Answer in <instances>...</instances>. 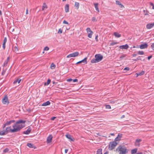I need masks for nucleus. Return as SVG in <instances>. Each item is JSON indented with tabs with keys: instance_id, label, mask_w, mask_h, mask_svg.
<instances>
[{
	"instance_id": "nucleus-59",
	"label": "nucleus",
	"mask_w": 154,
	"mask_h": 154,
	"mask_svg": "<svg viewBox=\"0 0 154 154\" xmlns=\"http://www.w3.org/2000/svg\"><path fill=\"white\" fill-rule=\"evenodd\" d=\"M137 54H133V55H132V56L133 57H135V56H137Z\"/></svg>"
},
{
	"instance_id": "nucleus-53",
	"label": "nucleus",
	"mask_w": 154,
	"mask_h": 154,
	"mask_svg": "<svg viewBox=\"0 0 154 154\" xmlns=\"http://www.w3.org/2000/svg\"><path fill=\"white\" fill-rule=\"evenodd\" d=\"M56 118V117H52V118H51V120H54V119H55Z\"/></svg>"
},
{
	"instance_id": "nucleus-4",
	"label": "nucleus",
	"mask_w": 154,
	"mask_h": 154,
	"mask_svg": "<svg viewBox=\"0 0 154 154\" xmlns=\"http://www.w3.org/2000/svg\"><path fill=\"white\" fill-rule=\"evenodd\" d=\"M117 144L116 142L115 141L110 142L109 145V148L110 150H112L114 149Z\"/></svg>"
},
{
	"instance_id": "nucleus-23",
	"label": "nucleus",
	"mask_w": 154,
	"mask_h": 154,
	"mask_svg": "<svg viewBox=\"0 0 154 154\" xmlns=\"http://www.w3.org/2000/svg\"><path fill=\"white\" fill-rule=\"evenodd\" d=\"M102 149L100 148L98 149L97 152V154H102Z\"/></svg>"
},
{
	"instance_id": "nucleus-24",
	"label": "nucleus",
	"mask_w": 154,
	"mask_h": 154,
	"mask_svg": "<svg viewBox=\"0 0 154 154\" xmlns=\"http://www.w3.org/2000/svg\"><path fill=\"white\" fill-rule=\"evenodd\" d=\"M21 81V79H17L16 80L14 81L13 82V83L14 84H15L17 82H18V83H19Z\"/></svg>"
},
{
	"instance_id": "nucleus-11",
	"label": "nucleus",
	"mask_w": 154,
	"mask_h": 154,
	"mask_svg": "<svg viewBox=\"0 0 154 154\" xmlns=\"http://www.w3.org/2000/svg\"><path fill=\"white\" fill-rule=\"evenodd\" d=\"M52 136L51 135H50L47 138V141L48 143H50L52 139Z\"/></svg>"
},
{
	"instance_id": "nucleus-13",
	"label": "nucleus",
	"mask_w": 154,
	"mask_h": 154,
	"mask_svg": "<svg viewBox=\"0 0 154 154\" xmlns=\"http://www.w3.org/2000/svg\"><path fill=\"white\" fill-rule=\"evenodd\" d=\"M128 45L127 44H126L125 45L120 46H119L120 48L124 49H127L128 48Z\"/></svg>"
},
{
	"instance_id": "nucleus-26",
	"label": "nucleus",
	"mask_w": 154,
	"mask_h": 154,
	"mask_svg": "<svg viewBox=\"0 0 154 154\" xmlns=\"http://www.w3.org/2000/svg\"><path fill=\"white\" fill-rule=\"evenodd\" d=\"M51 80L49 79H48L47 80V82H45L44 83V85L45 86H47L48 85L50 84V83L51 82Z\"/></svg>"
},
{
	"instance_id": "nucleus-54",
	"label": "nucleus",
	"mask_w": 154,
	"mask_h": 154,
	"mask_svg": "<svg viewBox=\"0 0 154 154\" xmlns=\"http://www.w3.org/2000/svg\"><path fill=\"white\" fill-rule=\"evenodd\" d=\"M9 59H10V57H8L7 58V60L6 61H8H8L9 60Z\"/></svg>"
},
{
	"instance_id": "nucleus-63",
	"label": "nucleus",
	"mask_w": 154,
	"mask_h": 154,
	"mask_svg": "<svg viewBox=\"0 0 154 154\" xmlns=\"http://www.w3.org/2000/svg\"><path fill=\"white\" fill-rule=\"evenodd\" d=\"M125 56H124V55H122V56H121V57H120V58H122L123 57H125Z\"/></svg>"
},
{
	"instance_id": "nucleus-46",
	"label": "nucleus",
	"mask_w": 154,
	"mask_h": 154,
	"mask_svg": "<svg viewBox=\"0 0 154 154\" xmlns=\"http://www.w3.org/2000/svg\"><path fill=\"white\" fill-rule=\"evenodd\" d=\"M129 70V68L128 67H127L125 68L124 69V70H127V71H128Z\"/></svg>"
},
{
	"instance_id": "nucleus-8",
	"label": "nucleus",
	"mask_w": 154,
	"mask_h": 154,
	"mask_svg": "<svg viewBox=\"0 0 154 154\" xmlns=\"http://www.w3.org/2000/svg\"><path fill=\"white\" fill-rule=\"evenodd\" d=\"M148 45L147 43H145L143 44H141L140 46V48L141 49L147 48L148 47Z\"/></svg>"
},
{
	"instance_id": "nucleus-34",
	"label": "nucleus",
	"mask_w": 154,
	"mask_h": 154,
	"mask_svg": "<svg viewBox=\"0 0 154 154\" xmlns=\"http://www.w3.org/2000/svg\"><path fill=\"white\" fill-rule=\"evenodd\" d=\"M86 31L88 33L89 32H92L91 29L90 28H88L86 29Z\"/></svg>"
},
{
	"instance_id": "nucleus-30",
	"label": "nucleus",
	"mask_w": 154,
	"mask_h": 154,
	"mask_svg": "<svg viewBox=\"0 0 154 154\" xmlns=\"http://www.w3.org/2000/svg\"><path fill=\"white\" fill-rule=\"evenodd\" d=\"M87 57L85 58L84 59L82 60L81 61L82 63H86L87 62Z\"/></svg>"
},
{
	"instance_id": "nucleus-18",
	"label": "nucleus",
	"mask_w": 154,
	"mask_h": 154,
	"mask_svg": "<svg viewBox=\"0 0 154 154\" xmlns=\"http://www.w3.org/2000/svg\"><path fill=\"white\" fill-rule=\"evenodd\" d=\"M116 5H120V8H124V6L121 4L120 2L119 1H116Z\"/></svg>"
},
{
	"instance_id": "nucleus-16",
	"label": "nucleus",
	"mask_w": 154,
	"mask_h": 154,
	"mask_svg": "<svg viewBox=\"0 0 154 154\" xmlns=\"http://www.w3.org/2000/svg\"><path fill=\"white\" fill-rule=\"evenodd\" d=\"M66 137L69 139L70 141H73L74 140L72 138L71 136L69 134H67L66 135Z\"/></svg>"
},
{
	"instance_id": "nucleus-57",
	"label": "nucleus",
	"mask_w": 154,
	"mask_h": 154,
	"mask_svg": "<svg viewBox=\"0 0 154 154\" xmlns=\"http://www.w3.org/2000/svg\"><path fill=\"white\" fill-rule=\"evenodd\" d=\"M68 151V149H65V152L66 153H67V152Z\"/></svg>"
},
{
	"instance_id": "nucleus-38",
	"label": "nucleus",
	"mask_w": 154,
	"mask_h": 154,
	"mask_svg": "<svg viewBox=\"0 0 154 154\" xmlns=\"http://www.w3.org/2000/svg\"><path fill=\"white\" fill-rule=\"evenodd\" d=\"M106 108L107 109H110L111 107L109 105H108L106 106Z\"/></svg>"
},
{
	"instance_id": "nucleus-47",
	"label": "nucleus",
	"mask_w": 154,
	"mask_h": 154,
	"mask_svg": "<svg viewBox=\"0 0 154 154\" xmlns=\"http://www.w3.org/2000/svg\"><path fill=\"white\" fill-rule=\"evenodd\" d=\"M140 57H139L138 58H136V59H135L134 60V61H137V60H141V59L140 58Z\"/></svg>"
},
{
	"instance_id": "nucleus-49",
	"label": "nucleus",
	"mask_w": 154,
	"mask_h": 154,
	"mask_svg": "<svg viewBox=\"0 0 154 154\" xmlns=\"http://www.w3.org/2000/svg\"><path fill=\"white\" fill-rule=\"evenodd\" d=\"M78 81V80L77 79H73L72 80V82H77Z\"/></svg>"
},
{
	"instance_id": "nucleus-28",
	"label": "nucleus",
	"mask_w": 154,
	"mask_h": 154,
	"mask_svg": "<svg viewBox=\"0 0 154 154\" xmlns=\"http://www.w3.org/2000/svg\"><path fill=\"white\" fill-rule=\"evenodd\" d=\"M137 151V149H134L131 151V153L132 154H135L136 153Z\"/></svg>"
},
{
	"instance_id": "nucleus-21",
	"label": "nucleus",
	"mask_w": 154,
	"mask_h": 154,
	"mask_svg": "<svg viewBox=\"0 0 154 154\" xmlns=\"http://www.w3.org/2000/svg\"><path fill=\"white\" fill-rule=\"evenodd\" d=\"M113 35L117 38H119L121 36V35L117 32H114Z\"/></svg>"
},
{
	"instance_id": "nucleus-15",
	"label": "nucleus",
	"mask_w": 154,
	"mask_h": 154,
	"mask_svg": "<svg viewBox=\"0 0 154 154\" xmlns=\"http://www.w3.org/2000/svg\"><path fill=\"white\" fill-rule=\"evenodd\" d=\"M50 104V102L49 101H48L45 103H43L42 104V106H47L49 105Z\"/></svg>"
},
{
	"instance_id": "nucleus-19",
	"label": "nucleus",
	"mask_w": 154,
	"mask_h": 154,
	"mask_svg": "<svg viewBox=\"0 0 154 154\" xmlns=\"http://www.w3.org/2000/svg\"><path fill=\"white\" fill-rule=\"evenodd\" d=\"M94 5L95 8L96 10L98 12H99V10L98 8V3H94Z\"/></svg>"
},
{
	"instance_id": "nucleus-41",
	"label": "nucleus",
	"mask_w": 154,
	"mask_h": 154,
	"mask_svg": "<svg viewBox=\"0 0 154 154\" xmlns=\"http://www.w3.org/2000/svg\"><path fill=\"white\" fill-rule=\"evenodd\" d=\"M58 33L59 34H61L62 33V30L60 29H59L58 30Z\"/></svg>"
},
{
	"instance_id": "nucleus-45",
	"label": "nucleus",
	"mask_w": 154,
	"mask_h": 154,
	"mask_svg": "<svg viewBox=\"0 0 154 154\" xmlns=\"http://www.w3.org/2000/svg\"><path fill=\"white\" fill-rule=\"evenodd\" d=\"M152 49L154 50V43H152L151 45Z\"/></svg>"
},
{
	"instance_id": "nucleus-12",
	"label": "nucleus",
	"mask_w": 154,
	"mask_h": 154,
	"mask_svg": "<svg viewBox=\"0 0 154 154\" xmlns=\"http://www.w3.org/2000/svg\"><path fill=\"white\" fill-rule=\"evenodd\" d=\"M31 130L32 129L31 128L29 127L28 128L27 130L24 131L23 132V133L26 134H28L29 133H30Z\"/></svg>"
},
{
	"instance_id": "nucleus-43",
	"label": "nucleus",
	"mask_w": 154,
	"mask_h": 154,
	"mask_svg": "<svg viewBox=\"0 0 154 154\" xmlns=\"http://www.w3.org/2000/svg\"><path fill=\"white\" fill-rule=\"evenodd\" d=\"M150 5L152 6V8L153 9H154V5L152 3L150 2Z\"/></svg>"
},
{
	"instance_id": "nucleus-62",
	"label": "nucleus",
	"mask_w": 154,
	"mask_h": 154,
	"mask_svg": "<svg viewBox=\"0 0 154 154\" xmlns=\"http://www.w3.org/2000/svg\"><path fill=\"white\" fill-rule=\"evenodd\" d=\"M110 134L111 136H114V133H111Z\"/></svg>"
},
{
	"instance_id": "nucleus-17",
	"label": "nucleus",
	"mask_w": 154,
	"mask_h": 154,
	"mask_svg": "<svg viewBox=\"0 0 154 154\" xmlns=\"http://www.w3.org/2000/svg\"><path fill=\"white\" fill-rule=\"evenodd\" d=\"M144 71H142L141 72H139L138 73H136V76L137 77L138 76H141L143 74H144Z\"/></svg>"
},
{
	"instance_id": "nucleus-61",
	"label": "nucleus",
	"mask_w": 154,
	"mask_h": 154,
	"mask_svg": "<svg viewBox=\"0 0 154 154\" xmlns=\"http://www.w3.org/2000/svg\"><path fill=\"white\" fill-rule=\"evenodd\" d=\"M82 63V62H81V61H79L77 62L76 63V64H79V63Z\"/></svg>"
},
{
	"instance_id": "nucleus-2",
	"label": "nucleus",
	"mask_w": 154,
	"mask_h": 154,
	"mask_svg": "<svg viewBox=\"0 0 154 154\" xmlns=\"http://www.w3.org/2000/svg\"><path fill=\"white\" fill-rule=\"evenodd\" d=\"M116 151L119 152V154H126L128 152V150L124 146H119L116 149Z\"/></svg>"
},
{
	"instance_id": "nucleus-25",
	"label": "nucleus",
	"mask_w": 154,
	"mask_h": 154,
	"mask_svg": "<svg viewBox=\"0 0 154 154\" xmlns=\"http://www.w3.org/2000/svg\"><path fill=\"white\" fill-rule=\"evenodd\" d=\"M47 7L46 5V4L44 3L43 4V6H42V10L43 11L44 10V9L45 8H47Z\"/></svg>"
},
{
	"instance_id": "nucleus-10",
	"label": "nucleus",
	"mask_w": 154,
	"mask_h": 154,
	"mask_svg": "<svg viewBox=\"0 0 154 154\" xmlns=\"http://www.w3.org/2000/svg\"><path fill=\"white\" fill-rule=\"evenodd\" d=\"M142 140L140 139H137L135 143V145L136 146H139L140 145V142Z\"/></svg>"
},
{
	"instance_id": "nucleus-37",
	"label": "nucleus",
	"mask_w": 154,
	"mask_h": 154,
	"mask_svg": "<svg viewBox=\"0 0 154 154\" xmlns=\"http://www.w3.org/2000/svg\"><path fill=\"white\" fill-rule=\"evenodd\" d=\"M92 21L94 22L97 21V20L94 17H93L92 18Z\"/></svg>"
},
{
	"instance_id": "nucleus-22",
	"label": "nucleus",
	"mask_w": 154,
	"mask_h": 154,
	"mask_svg": "<svg viewBox=\"0 0 154 154\" xmlns=\"http://www.w3.org/2000/svg\"><path fill=\"white\" fill-rule=\"evenodd\" d=\"M27 146H28L29 147L31 148H34V149H35V147L34 146V145L32 143H28L27 145Z\"/></svg>"
},
{
	"instance_id": "nucleus-58",
	"label": "nucleus",
	"mask_w": 154,
	"mask_h": 154,
	"mask_svg": "<svg viewBox=\"0 0 154 154\" xmlns=\"http://www.w3.org/2000/svg\"><path fill=\"white\" fill-rule=\"evenodd\" d=\"M28 14V9H27L26 10V14Z\"/></svg>"
},
{
	"instance_id": "nucleus-51",
	"label": "nucleus",
	"mask_w": 154,
	"mask_h": 154,
	"mask_svg": "<svg viewBox=\"0 0 154 154\" xmlns=\"http://www.w3.org/2000/svg\"><path fill=\"white\" fill-rule=\"evenodd\" d=\"M5 70H3L2 72V75H4L5 74Z\"/></svg>"
},
{
	"instance_id": "nucleus-39",
	"label": "nucleus",
	"mask_w": 154,
	"mask_h": 154,
	"mask_svg": "<svg viewBox=\"0 0 154 154\" xmlns=\"http://www.w3.org/2000/svg\"><path fill=\"white\" fill-rule=\"evenodd\" d=\"M8 61H5L4 63L3 66H6L7 65V64H8Z\"/></svg>"
},
{
	"instance_id": "nucleus-9",
	"label": "nucleus",
	"mask_w": 154,
	"mask_h": 154,
	"mask_svg": "<svg viewBox=\"0 0 154 154\" xmlns=\"http://www.w3.org/2000/svg\"><path fill=\"white\" fill-rule=\"evenodd\" d=\"M154 26V23H149L147 24L146 27L147 29H150Z\"/></svg>"
},
{
	"instance_id": "nucleus-20",
	"label": "nucleus",
	"mask_w": 154,
	"mask_h": 154,
	"mask_svg": "<svg viewBox=\"0 0 154 154\" xmlns=\"http://www.w3.org/2000/svg\"><path fill=\"white\" fill-rule=\"evenodd\" d=\"M65 10L66 12H69V5L68 4H66L65 6Z\"/></svg>"
},
{
	"instance_id": "nucleus-7",
	"label": "nucleus",
	"mask_w": 154,
	"mask_h": 154,
	"mask_svg": "<svg viewBox=\"0 0 154 154\" xmlns=\"http://www.w3.org/2000/svg\"><path fill=\"white\" fill-rule=\"evenodd\" d=\"M15 122V120H11L9 121H7L4 125L3 128H4L6 126L8 125L11 124L12 123H13Z\"/></svg>"
},
{
	"instance_id": "nucleus-29",
	"label": "nucleus",
	"mask_w": 154,
	"mask_h": 154,
	"mask_svg": "<svg viewBox=\"0 0 154 154\" xmlns=\"http://www.w3.org/2000/svg\"><path fill=\"white\" fill-rule=\"evenodd\" d=\"M55 67H56V66L55 65V64L53 63H52L50 66V68L52 69H54L55 68Z\"/></svg>"
},
{
	"instance_id": "nucleus-42",
	"label": "nucleus",
	"mask_w": 154,
	"mask_h": 154,
	"mask_svg": "<svg viewBox=\"0 0 154 154\" xmlns=\"http://www.w3.org/2000/svg\"><path fill=\"white\" fill-rule=\"evenodd\" d=\"M117 137L119 138V139H121V138L122 137V134H118Z\"/></svg>"
},
{
	"instance_id": "nucleus-48",
	"label": "nucleus",
	"mask_w": 154,
	"mask_h": 154,
	"mask_svg": "<svg viewBox=\"0 0 154 154\" xmlns=\"http://www.w3.org/2000/svg\"><path fill=\"white\" fill-rule=\"evenodd\" d=\"M72 79L71 78H70L66 80V81L68 82H71L72 81Z\"/></svg>"
},
{
	"instance_id": "nucleus-50",
	"label": "nucleus",
	"mask_w": 154,
	"mask_h": 154,
	"mask_svg": "<svg viewBox=\"0 0 154 154\" xmlns=\"http://www.w3.org/2000/svg\"><path fill=\"white\" fill-rule=\"evenodd\" d=\"M63 23L64 24H68V22H67L65 20H64L63 21Z\"/></svg>"
},
{
	"instance_id": "nucleus-1",
	"label": "nucleus",
	"mask_w": 154,
	"mask_h": 154,
	"mask_svg": "<svg viewBox=\"0 0 154 154\" xmlns=\"http://www.w3.org/2000/svg\"><path fill=\"white\" fill-rule=\"evenodd\" d=\"M26 121L20 120L16 122L12 126L13 129L11 128V127H7L5 131H0V135H3L6 134L8 132L14 133L18 132L23 128L25 127Z\"/></svg>"
},
{
	"instance_id": "nucleus-5",
	"label": "nucleus",
	"mask_w": 154,
	"mask_h": 154,
	"mask_svg": "<svg viewBox=\"0 0 154 154\" xmlns=\"http://www.w3.org/2000/svg\"><path fill=\"white\" fill-rule=\"evenodd\" d=\"M79 54V53L78 52L73 53L72 54L68 55L67 58H69L70 57H75L77 56Z\"/></svg>"
},
{
	"instance_id": "nucleus-33",
	"label": "nucleus",
	"mask_w": 154,
	"mask_h": 154,
	"mask_svg": "<svg viewBox=\"0 0 154 154\" xmlns=\"http://www.w3.org/2000/svg\"><path fill=\"white\" fill-rule=\"evenodd\" d=\"M137 53H138V54L142 55H143L144 54V52H143V51H138L137 52Z\"/></svg>"
},
{
	"instance_id": "nucleus-32",
	"label": "nucleus",
	"mask_w": 154,
	"mask_h": 154,
	"mask_svg": "<svg viewBox=\"0 0 154 154\" xmlns=\"http://www.w3.org/2000/svg\"><path fill=\"white\" fill-rule=\"evenodd\" d=\"M143 12L145 15H148L149 14V12L147 11L144 10Z\"/></svg>"
},
{
	"instance_id": "nucleus-64",
	"label": "nucleus",
	"mask_w": 154,
	"mask_h": 154,
	"mask_svg": "<svg viewBox=\"0 0 154 154\" xmlns=\"http://www.w3.org/2000/svg\"><path fill=\"white\" fill-rule=\"evenodd\" d=\"M136 154H143L141 152H138V153H137Z\"/></svg>"
},
{
	"instance_id": "nucleus-36",
	"label": "nucleus",
	"mask_w": 154,
	"mask_h": 154,
	"mask_svg": "<svg viewBox=\"0 0 154 154\" xmlns=\"http://www.w3.org/2000/svg\"><path fill=\"white\" fill-rule=\"evenodd\" d=\"M120 140H121V139H119V138L118 137H116L115 138L114 141H115V142H116L117 141H119Z\"/></svg>"
},
{
	"instance_id": "nucleus-27",
	"label": "nucleus",
	"mask_w": 154,
	"mask_h": 154,
	"mask_svg": "<svg viewBox=\"0 0 154 154\" xmlns=\"http://www.w3.org/2000/svg\"><path fill=\"white\" fill-rule=\"evenodd\" d=\"M79 3L78 2H75V8L78 9L79 8Z\"/></svg>"
},
{
	"instance_id": "nucleus-60",
	"label": "nucleus",
	"mask_w": 154,
	"mask_h": 154,
	"mask_svg": "<svg viewBox=\"0 0 154 154\" xmlns=\"http://www.w3.org/2000/svg\"><path fill=\"white\" fill-rule=\"evenodd\" d=\"M125 117V115H123L121 117V118L123 119V118H124Z\"/></svg>"
},
{
	"instance_id": "nucleus-52",
	"label": "nucleus",
	"mask_w": 154,
	"mask_h": 154,
	"mask_svg": "<svg viewBox=\"0 0 154 154\" xmlns=\"http://www.w3.org/2000/svg\"><path fill=\"white\" fill-rule=\"evenodd\" d=\"M152 55H150V56H149L148 57L147 59H148V60H149L151 58H152Z\"/></svg>"
},
{
	"instance_id": "nucleus-3",
	"label": "nucleus",
	"mask_w": 154,
	"mask_h": 154,
	"mask_svg": "<svg viewBox=\"0 0 154 154\" xmlns=\"http://www.w3.org/2000/svg\"><path fill=\"white\" fill-rule=\"evenodd\" d=\"M95 58L91 60L92 63H97L100 61L102 59L103 56L100 54H97L95 55Z\"/></svg>"
},
{
	"instance_id": "nucleus-40",
	"label": "nucleus",
	"mask_w": 154,
	"mask_h": 154,
	"mask_svg": "<svg viewBox=\"0 0 154 154\" xmlns=\"http://www.w3.org/2000/svg\"><path fill=\"white\" fill-rule=\"evenodd\" d=\"M117 43L116 42H112L110 43L109 45L110 46H113L115 44H116Z\"/></svg>"
},
{
	"instance_id": "nucleus-44",
	"label": "nucleus",
	"mask_w": 154,
	"mask_h": 154,
	"mask_svg": "<svg viewBox=\"0 0 154 154\" xmlns=\"http://www.w3.org/2000/svg\"><path fill=\"white\" fill-rule=\"evenodd\" d=\"M49 48L48 47H45L44 48V51H48V50H49Z\"/></svg>"
},
{
	"instance_id": "nucleus-6",
	"label": "nucleus",
	"mask_w": 154,
	"mask_h": 154,
	"mask_svg": "<svg viewBox=\"0 0 154 154\" xmlns=\"http://www.w3.org/2000/svg\"><path fill=\"white\" fill-rule=\"evenodd\" d=\"M2 103L4 104H8L9 103V101L7 96H5L2 100Z\"/></svg>"
},
{
	"instance_id": "nucleus-56",
	"label": "nucleus",
	"mask_w": 154,
	"mask_h": 154,
	"mask_svg": "<svg viewBox=\"0 0 154 154\" xmlns=\"http://www.w3.org/2000/svg\"><path fill=\"white\" fill-rule=\"evenodd\" d=\"M97 37H98V35H97V36H96L95 38V39L97 41H98Z\"/></svg>"
},
{
	"instance_id": "nucleus-31",
	"label": "nucleus",
	"mask_w": 154,
	"mask_h": 154,
	"mask_svg": "<svg viewBox=\"0 0 154 154\" xmlns=\"http://www.w3.org/2000/svg\"><path fill=\"white\" fill-rule=\"evenodd\" d=\"M93 34V32H91L90 33L88 34V37L89 38H91L92 37V35Z\"/></svg>"
},
{
	"instance_id": "nucleus-14",
	"label": "nucleus",
	"mask_w": 154,
	"mask_h": 154,
	"mask_svg": "<svg viewBox=\"0 0 154 154\" xmlns=\"http://www.w3.org/2000/svg\"><path fill=\"white\" fill-rule=\"evenodd\" d=\"M6 42H7V38L6 37H5L4 38L3 43L2 44V47L4 49H5V44H6Z\"/></svg>"
},
{
	"instance_id": "nucleus-55",
	"label": "nucleus",
	"mask_w": 154,
	"mask_h": 154,
	"mask_svg": "<svg viewBox=\"0 0 154 154\" xmlns=\"http://www.w3.org/2000/svg\"><path fill=\"white\" fill-rule=\"evenodd\" d=\"M9 59H10V57H8L7 58V60L6 61H8H8L9 60Z\"/></svg>"
},
{
	"instance_id": "nucleus-35",
	"label": "nucleus",
	"mask_w": 154,
	"mask_h": 154,
	"mask_svg": "<svg viewBox=\"0 0 154 154\" xmlns=\"http://www.w3.org/2000/svg\"><path fill=\"white\" fill-rule=\"evenodd\" d=\"M9 151V149L8 148H6L3 150V152L5 153L8 152Z\"/></svg>"
}]
</instances>
